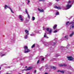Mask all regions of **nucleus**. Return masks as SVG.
<instances>
[{
    "label": "nucleus",
    "instance_id": "nucleus-44",
    "mask_svg": "<svg viewBox=\"0 0 74 74\" xmlns=\"http://www.w3.org/2000/svg\"><path fill=\"white\" fill-rule=\"evenodd\" d=\"M69 46V45H68V46Z\"/></svg>",
    "mask_w": 74,
    "mask_h": 74
},
{
    "label": "nucleus",
    "instance_id": "nucleus-42",
    "mask_svg": "<svg viewBox=\"0 0 74 74\" xmlns=\"http://www.w3.org/2000/svg\"><path fill=\"white\" fill-rule=\"evenodd\" d=\"M56 0V1H59V0Z\"/></svg>",
    "mask_w": 74,
    "mask_h": 74
},
{
    "label": "nucleus",
    "instance_id": "nucleus-35",
    "mask_svg": "<svg viewBox=\"0 0 74 74\" xmlns=\"http://www.w3.org/2000/svg\"><path fill=\"white\" fill-rule=\"evenodd\" d=\"M36 70H35L34 72V74H36Z\"/></svg>",
    "mask_w": 74,
    "mask_h": 74
},
{
    "label": "nucleus",
    "instance_id": "nucleus-18",
    "mask_svg": "<svg viewBox=\"0 0 74 74\" xmlns=\"http://www.w3.org/2000/svg\"><path fill=\"white\" fill-rule=\"evenodd\" d=\"M73 35H74V32H73L72 34L69 35V36L70 37H72Z\"/></svg>",
    "mask_w": 74,
    "mask_h": 74
},
{
    "label": "nucleus",
    "instance_id": "nucleus-32",
    "mask_svg": "<svg viewBox=\"0 0 74 74\" xmlns=\"http://www.w3.org/2000/svg\"><path fill=\"white\" fill-rule=\"evenodd\" d=\"M30 3V1L28 0V3H27V4L28 5L29 4V3Z\"/></svg>",
    "mask_w": 74,
    "mask_h": 74
},
{
    "label": "nucleus",
    "instance_id": "nucleus-12",
    "mask_svg": "<svg viewBox=\"0 0 74 74\" xmlns=\"http://www.w3.org/2000/svg\"><path fill=\"white\" fill-rule=\"evenodd\" d=\"M19 19H20L21 21H23V19L22 18V16L21 15H19Z\"/></svg>",
    "mask_w": 74,
    "mask_h": 74
},
{
    "label": "nucleus",
    "instance_id": "nucleus-33",
    "mask_svg": "<svg viewBox=\"0 0 74 74\" xmlns=\"http://www.w3.org/2000/svg\"><path fill=\"white\" fill-rule=\"evenodd\" d=\"M44 60V58H42L41 60H42V61H43V60Z\"/></svg>",
    "mask_w": 74,
    "mask_h": 74
},
{
    "label": "nucleus",
    "instance_id": "nucleus-21",
    "mask_svg": "<svg viewBox=\"0 0 74 74\" xmlns=\"http://www.w3.org/2000/svg\"><path fill=\"white\" fill-rule=\"evenodd\" d=\"M60 55H59L58 54H56V55H55V56L56 57H58V56H59Z\"/></svg>",
    "mask_w": 74,
    "mask_h": 74
},
{
    "label": "nucleus",
    "instance_id": "nucleus-19",
    "mask_svg": "<svg viewBox=\"0 0 74 74\" xmlns=\"http://www.w3.org/2000/svg\"><path fill=\"white\" fill-rule=\"evenodd\" d=\"M56 26H57V25H55L54 27H53V28L54 29H55L56 28Z\"/></svg>",
    "mask_w": 74,
    "mask_h": 74
},
{
    "label": "nucleus",
    "instance_id": "nucleus-11",
    "mask_svg": "<svg viewBox=\"0 0 74 74\" xmlns=\"http://www.w3.org/2000/svg\"><path fill=\"white\" fill-rule=\"evenodd\" d=\"M44 37H45V38H49V37L47 36V35L46 33L45 34Z\"/></svg>",
    "mask_w": 74,
    "mask_h": 74
},
{
    "label": "nucleus",
    "instance_id": "nucleus-20",
    "mask_svg": "<svg viewBox=\"0 0 74 74\" xmlns=\"http://www.w3.org/2000/svg\"><path fill=\"white\" fill-rule=\"evenodd\" d=\"M51 68L53 69V70H56V67L55 66H52Z\"/></svg>",
    "mask_w": 74,
    "mask_h": 74
},
{
    "label": "nucleus",
    "instance_id": "nucleus-3",
    "mask_svg": "<svg viewBox=\"0 0 74 74\" xmlns=\"http://www.w3.org/2000/svg\"><path fill=\"white\" fill-rule=\"evenodd\" d=\"M24 49L25 51H24L25 53H28V52H30V50L28 49V47L27 46H26L24 47Z\"/></svg>",
    "mask_w": 74,
    "mask_h": 74
},
{
    "label": "nucleus",
    "instance_id": "nucleus-31",
    "mask_svg": "<svg viewBox=\"0 0 74 74\" xmlns=\"http://www.w3.org/2000/svg\"><path fill=\"white\" fill-rule=\"evenodd\" d=\"M45 0H39V1H44Z\"/></svg>",
    "mask_w": 74,
    "mask_h": 74
},
{
    "label": "nucleus",
    "instance_id": "nucleus-40",
    "mask_svg": "<svg viewBox=\"0 0 74 74\" xmlns=\"http://www.w3.org/2000/svg\"><path fill=\"white\" fill-rule=\"evenodd\" d=\"M6 68H7V69H8V68H10V67H6Z\"/></svg>",
    "mask_w": 74,
    "mask_h": 74
},
{
    "label": "nucleus",
    "instance_id": "nucleus-37",
    "mask_svg": "<svg viewBox=\"0 0 74 74\" xmlns=\"http://www.w3.org/2000/svg\"><path fill=\"white\" fill-rule=\"evenodd\" d=\"M60 71H60V70H58V71H58V72H60Z\"/></svg>",
    "mask_w": 74,
    "mask_h": 74
},
{
    "label": "nucleus",
    "instance_id": "nucleus-8",
    "mask_svg": "<svg viewBox=\"0 0 74 74\" xmlns=\"http://www.w3.org/2000/svg\"><path fill=\"white\" fill-rule=\"evenodd\" d=\"M46 30L47 32H49V33H51L52 30L51 29H49V28H47Z\"/></svg>",
    "mask_w": 74,
    "mask_h": 74
},
{
    "label": "nucleus",
    "instance_id": "nucleus-2",
    "mask_svg": "<svg viewBox=\"0 0 74 74\" xmlns=\"http://www.w3.org/2000/svg\"><path fill=\"white\" fill-rule=\"evenodd\" d=\"M44 44L45 47H47L49 45H55L56 44V39L53 40L52 41H51L49 42V43L48 42H45L43 43Z\"/></svg>",
    "mask_w": 74,
    "mask_h": 74
},
{
    "label": "nucleus",
    "instance_id": "nucleus-23",
    "mask_svg": "<svg viewBox=\"0 0 74 74\" xmlns=\"http://www.w3.org/2000/svg\"><path fill=\"white\" fill-rule=\"evenodd\" d=\"M30 36H35V34H31Z\"/></svg>",
    "mask_w": 74,
    "mask_h": 74
},
{
    "label": "nucleus",
    "instance_id": "nucleus-47",
    "mask_svg": "<svg viewBox=\"0 0 74 74\" xmlns=\"http://www.w3.org/2000/svg\"><path fill=\"white\" fill-rule=\"evenodd\" d=\"M41 57H42V56H41Z\"/></svg>",
    "mask_w": 74,
    "mask_h": 74
},
{
    "label": "nucleus",
    "instance_id": "nucleus-9",
    "mask_svg": "<svg viewBox=\"0 0 74 74\" xmlns=\"http://www.w3.org/2000/svg\"><path fill=\"white\" fill-rule=\"evenodd\" d=\"M32 69V67L30 66L27 69H24L23 70V71H27V70H31Z\"/></svg>",
    "mask_w": 74,
    "mask_h": 74
},
{
    "label": "nucleus",
    "instance_id": "nucleus-41",
    "mask_svg": "<svg viewBox=\"0 0 74 74\" xmlns=\"http://www.w3.org/2000/svg\"><path fill=\"white\" fill-rule=\"evenodd\" d=\"M6 74H10V73H6Z\"/></svg>",
    "mask_w": 74,
    "mask_h": 74
},
{
    "label": "nucleus",
    "instance_id": "nucleus-10",
    "mask_svg": "<svg viewBox=\"0 0 74 74\" xmlns=\"http://www.w3.org/2000/svg\"><path fill=\"white\" fill-rule=\"evenodd\" d=\"M54 7L55 8H57L58 10H60V9H62V8L59 6L58 7L56 6H54Z\"/></svg>",
    "mask_w": 74,
    "mask_h": 74
},
{
    "label": "nucleus",
    "instance_id": "nucleus-1",
    "mask_svg": "<svg viewBox=\"0 0 74 74\" xmlns=\"http://www.w3.org/2000/svg\"><path fill=\"white\" fill-rule=\"evenodd\" d=\"M74 3V0H72V1H69V2H68V4L66 5V8H63V10H67L70 8L72 6V4H73Z\"/></svg>",
    "mask_w": 74,
    "mask_h": 74
},
{
    "label": "nucleus",
    "instance_id": "nucleus-24",
    "mask_svg": "<svg viewBox=\"0 0 74 74\" xmlns=\"http://www.w3.org/2000/svg\"><path fill=\"white\" fill-rule=\"evenodd\" d=\"M32 19L33 21H34V20H35V17L34 16H33Z\"/></svg>",
    "mask_w": 74,
    "mask_h": 74
},
{
    "label": "nucleus",
    "instance_id": "nucleus-45",
    "mask_svg": "<svg viewBox=\"0 0 74 74\" xmlns=\"http://www.w3.org/2000/svg\"><path fill=\"white\" fill-rule=\"evenodd\" d=\"M18 74H21V73H18Z\"/></svg>",
    "mask_w": 74,
    "mask_h": 74
},
{
    "label": "nucleus",
    "instance_id": "nucleus-27",
    "mask_svg": "<svg viewBox=\"0 0 74 74\" xmlns=\"http://www.w3.org/2000/svg\"><path fill=\"white\" fill-rule=\"evenodd\" d=\"M59 13H58V12H57V13H56V15H59Z\"/></svg>",
    "mask_w": 74,
    "mask_h": 74
},
{
    "label": "nucleus",
    "instance_id": "nucleus-25",
    "mask_svg": "<svg viewBox=\"0 0 74 74\" xmlns=\"http://www.w3.org/2000/svg\"><path fill=\"white\" fill-rule=\"evenodd\" d=\"M34 46H35V44L33 45L32 47V48H34Z\"/></svg>",
    "mask_w": 74,
    "mask_h": 74
},
{
    "label": "nucleus",
    "instance_id": "nucleus-4",
    "mask_svg": "<svg viewBox=\"0 0 74 74\" xmlns=\"http://www.w3.org/2000/svg\"><path fill=\"white\" fill-rule=\"evenodd\" d=\"M69 25H71L70 27V29L72 30L74 27V22H72L69 23Z\"/></svg>",
    "mask_w": 74,
    "mask_h": 74
},
{
    "label": "nucleus",
    "instance_id": "nucleus-46",
    "mask_svg": "<svg viewBox=\"0 0 74 74\" xmlns=\"http://www.w3.org/2000/svg\"><path fill=\"white\" fill-rule=\"evenodd\" d=\"M25 67H26H26H27V66H26Z\"/></svg>",
    "mask_w": 74,
    "mask_h": 74
},
{
    "label": "nucleus",
    "instance_id": "nucleus-16",
    "mask_svg": "<svg viewBox=\"0 0 74 74\" xmlns=\"http://www.w3.org/2000/svg\"><path fill=\"white\" fill-rule=\"evenodd\" d=\"M6 54H2V53H0V56H5Z\"/></svg>",
    "mask_w": 74,
    "mask_h": 74
},
{
    "label": "nucleus",
    "instance_id": "nucleus-34",
    "mask_svg": "<svg viewBox=\"0 0 74 74\" xmlns=\"http://www.w3.org/2000/svg\"><path fill=\"white\" fill-rule=\"evenodd\" d=\"M40 62V60H39L38 61H37V63L38 64V63H39V62Z\"/></svg>",
    "mask_w": 74,
    "mask_h": 74
},
{
    "label": "nucleus",
    "instance_id": "nucleus-22",
    "mask_svg": "<svg viewBox=\"0 0 74 74\" xmlns=\"http://www.w3.org/2000/svg\"><path fill=\"white\" fill-rule=\"evenodd\" d=\"M24 38L25 39H27V35L25 36Z\"/></svg>",
    "mask_w": 74,
    "mask_h": 74
},
{
    "label": "nucleus",
    "instance_id": "nucleus-7",
    "mask_svg": "<svg viewBox=\"0 0 74 74\" xmlns=\"http://www.w3.org/2000/svg\"><path fill=\"white\" fill-rule=\"evenodd\" d=\"M68 35H66L64 38H62L61 39V40L63 41V40H68Z\"/></svg>",
    "mask_w": 74,
    "mask_h": 74
},
{
    "label": "nucleus",
    "instance_id": "nucleus-26",
    "mask_svg": "<svg viewBox=\"0 0 74 74\" xmlns=\"http://www.w3.org/2000/svg\"><path fill=\"white\" fill-rule=\"evenodd\" d=\"M60 72L61 73H62L63 74V73H64V72L63 71H60Z\"/></svg>",
    "mask_w": 74,
    "mask_h": 74
},
{
    "label": "nucleus",
    "instance_id": "nucleus-36",
    "mask_svg": "<svg viewBox=\"0 0 74 74\" xmlns=\"http://www.w3.org/2000/svg\"><path fill=\"white\" fill-rule=\"evenodd\" d=\"M61 48H64V47H63V46H61Z\"/></svg>",
    "mask_w": 74,
    "mask_h": 74
},
{
    "label": "nucleus",
    "instance_id": "nucleus-15",
    "mask_svg": "<svg viewBox=\"0 0 74 74\" xmlns=\"http://www.w3.org/2000/svg\"><path fill=\"white\" fill-rule=\"evenodd\" d=\"M38 11H39L40 12H44V10L43 9H40L38 8Z\"/></svg>",
    "mask_w": 74,
    "mask_h": 74
},
{
    "label": "nucleus",
    "instance_id": "nucleus-6",
    "mask_svg": "<svg viewBox=\"0 0 74 74\" xmlns=\"http://www.w3.org/2000/svg\"><path fill=\"white\" fill-rule=\"evenodd\" d=\"M67 58L69 60H71V61H73V62H74V58L71 56H68L67 57Z\"/></svg>",
    "mask_w": 74,
    "mask_h": 74
},
{
    "label": "nucleus",
    "instance_id": "nucleus-39",
    "mask_svg": "<svg viewBox=\"0 0 74 74\" xmlns=\"http://www.w3.org/2000/svg\"><path fill=\"white\" fill-rule=\"evenodd\" d=\"M36 33H38V31H36Z\"/></svg>",
    "mask_w": 74,
    "mask_h": 74
},
{
    "label": "nucleus",
    "instance_id": "nucleus-43",
    "mask_svg": "<svg viewBox=\"0 0 74 74\" xmlns=\"http://www.w3.org/2000/svg\"><path fill=\"white\" fill-rule=\"evenodd\" d=\"M1 70V67H0V70Z\"/></svg>",
    "mask_w": 74,
    "mask_h": 74
},
{
    "label": "nucleus",
    "instance_id": "nucleus-5",
    "mask_svg": "<svg viewBox=\"0 0 74 74\" xmlns=\"http://www.w3.org/2000/svg\"><path fill=\"white\" fill-rule=\"evenodd\" d=\"M9 8V9H10V10L11 11V12H12V13H14V12L12 11V9H11V8L9 6H7V5H5V9L6 10V9H7V8Z\"/></svg>",
    "mask_w": 74,
    "mask_h": 74
},
{
    "label": "nucleus",
    "instance_id": "nucleus-13",
    "mask_svg": "<svg viewBox=\"0 0 74 74\" xmlns=\"http://www.w3.org/2000/svg\"><path fill=\"white\" fill-rule=\"evenodd\" d=\"M25 12H26V14L28 15V17L29 18H30V16L29 15V14H28V12H27V10L26 9H25Z\"/></svg>",
    "mask_w": 74,
    "mask_h": 74
},
{
    "label": "nucleus",
    "instance_id": "nucleus-38",
    "mask_svg": "<svg viewBox=\"0 0 74 74\" xmlns=\"http://www.w3.org/2000/svg\"><path fill=\"white\" fill-rule=\"evenodd\" d=\"M48 73H45V74H48Z\"/></svg>",
    "mask_w": 74,
    "mask_h": 74
},
{
    "label": "nucleus",
    "instance_id": "nucleus-17",
    "mask_svg": "<svg viewBox=\"0 0 74 74\" xmlns=\"http://www.w3.org/2000/svg\"><path fill=\"white\" fill-rule=\"evenodd\" d=\"M25 33L27 34V35H29V34L28 31H27V30H25Z\"/></svg>",
    "mask_w": 74,
    "mask_h": 74
},
{
    "label": "nucleus",
    "instance_id": "nucleus-30",
    "mask_svg": "<svg viewBox=\"0 0 74 74\" xmlns=\"http://www.w3.org/2000/svg\"><path fill=\"white\" fill-rule=\"evenodd\" d=\"M44 40V38H42L41 40V41H43V40Z\"/></svg>",
    "mask_w": 74,
    "mask_h": 74
},
{
    "label": "nucleus",
    "instance_id": "nucleus-28",
    "mask_svg": "<svg viewBox=\"0 0 74 74\" xmlns=\"http://www.w3.org/2000/svg\"><path fill=\"white\" fill-rule=\"evenodd\" d=\"M69 21H68L66 23V25H68L69 23Z\"/></svg>",
    "mask_w": 74,
    "mask_h": 74
},
{
    "label": "nucleus",
    "instance_id": "nucleus-29",
    "mask_svg": "<svg viewBox=\"0 0 74 74\" xmlns=\"http://www.w3.org/2000/svg\"><path fill=\"white\" fill-rule=\"evenodd\" d=\"M58 31H59V30H56L53 32V33H56V32H58Z\"/></svg>",
    "mask_w": 74,
    "mask_h": 74
},
{
    "label": "nucleus",
    "instance_id": "nucleus-14",
    "mask_svg": "<svg viewBox=\"0 0 74 74\" xmlns=\"http://www.w3.org/2000/svg\"><path fill=\"white\" fill-rule=\"evenodd\" d=\"M59 66H60L61 67H62V66H67V65L65 64H60Z\"/></svg>",
    "mask_w": 74,
    "mask_h": 74
}]
</instances>
